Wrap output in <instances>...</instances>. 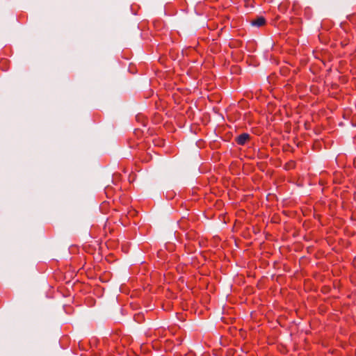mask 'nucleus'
<instances>
[{"label":"nucleus","mask_w":356,"mask_h":356,"mask_svg":"<svg viewBox=\"0 0 356 356\" xmlns=\"http://www.w3.org/2000/svg\"><path fill=\"white\" fill-rule=\"evenodd\" d=\"M250 136L247 133H243L236 138V142L239 145H244L250 139Z\"/></svg>","instance_id":"f257e3e1"},{"label":"nucleus","mask_w":356,"mask_h":356,"mask_svg":"<svg viewBox=\"0 0 356 356\" xmlns=\"http://www.w3.org/2000/svg\"><path fill=\"white\" fill-rule=\"evenodd\" d=\"M265 24H266V19L262 16L257 17L251 21V24L253 26L260 27V26H264Z\"/></svg>","instance_id":"f03ea898"},{"label":"nucleus","mask_w":356,"mask_h":356,"mask_svg":"<svg viewBox=\"0 0 356 356\" xmlns=\"http://www.w3.org/2000/svg\"><path fill=\"white\" fill-rule=\"evenodd\" d=\"M298 6H299V5H298V3L297 2H296V1H295V2H293V7H292V10H293L296 13V12H297V10H298Z\"/></svg>","instance_id":"7ed1b4c3"},{"label":"nucleus","mask_w":356,"mask_h":356,"mask_svg":"<svg viewBox=\"0 0 356 356\" xmlns=\"http://www.w3.org/2000/svg\"><path fill=\"white\" fill-rule=\"evenodd\" d=\"M307 10H309V9L308 8H305V13L307 11Z\"/></svg>","instance_id":"20e7f679"}]
</instances>
